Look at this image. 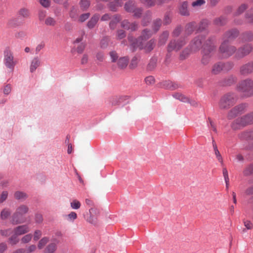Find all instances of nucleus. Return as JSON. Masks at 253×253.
<instances>
[{
    "label": "nucleus",
    "instance_id": "nucleus-1",
    "mask_svg": "<svg viewBox=\"0 0 253 253\" xmlns=\"http://www.w3.org/2000/svg\"><path fill=\"white\" fill-rule=\"evenodd\" d=\"M239 32L236 29L227 31L223 36V42L219 47V53L223 58H227L236 53V48L229 44V41L236 38Z\"/></svg>",
    "mask_w": 253,
    "mask_h": 253
},
{
    "label": "nucleus",
    "instance_id": "nucleus-2",
    "mask_svg": "<svg viewBox=\"0 0 253 253\" xmlns=\"http://www.w3.org/2000/svg\"><path fill=\"white\" fill-rule=\"evenodd\" d=\"M215 49V46L211 39L206 41L202 50V57L201 60V64L203 65H208L211 60L212 52Z\"/></svg>",
    "mask_w": 253,
    "mask_h": 253
},
{
    "label": "nucleus",
    "instance_id": "nucleus-3",
    "mask_svg": "<svg viewBox=\"0 0 253 253\" xmlns=\"http://www.w3.org/2000/svg\"><path fill=\"white\" fill-rule=\"evenodd\" d=\"M29 211V208L25 205H21L17 207L11 218V223L13 225H17L23 223L25 222L23 216Z\"/></svg>",
    "mask_w": 253,
    "mask_h": 253
},
{
    "label": "nucleus",
    "instance_id": "nucleus-4",
    "mask_svg": "<svg viewBox=\"0 0 253 253\" xmlns=\"http://www.w3.org/2000/svg\"><path fill=\"white\" fill-rule=\"evenodd\" d=\"M237 101V96L234 93H227L220 98L218 106L221 110H227L233 106Z\"/></svg>",
    "mask_w": 253,
    "mask_h": 253
},
{
    "label": "nucleus",
    "instance_id": "nucleus-5",
    "mask_svg": "<svg viewBox=\"0 0 253 253\" xmlns=\"http://www.w3.org/2000/svg\"><path fill=\"white\" fill-rule=\"evenodd\" d=\"M253 123V112L250 114L238 118L232 123L231 127L236 130Z\"/></svg>",
    "mask_w": 253,
    "mask_h": 253
},
{
    "label": "nucleus",
    "instance_id": "nucleus-6",
    "mask_svg": "<svg viewBox=\"0 0 253 253\" xmlns=\"http://www.w3.org/2000/svg\"><path fill=\"white\" fill-rule=\"evenodd\" d=\"M237 90L246 96L253 95V80L247 79L242 81L237 85Z\"/></svg>",
    "mask_w": 253,
    "mask_h": 253
},
{
    "label": "nucleus",
    "instance_id": "nucleus-7",
    "mask_svg": "<svg viewBox=\"0 0 253 253\" xmlns=\"http://www.w3.org/2000/svg\"><path fill=\"white\" fill-rule=\"evenodd\" d=\"M3 63L6 67L12 71L17 62L14 60L13 53L9 48H6L4 51Z\"/></svg>",
    "mask_w": 253,
    "mask_h": 253
},
{
    "label": "nucleus",
    "instance_id": "nucleus-8",
    "mask_svg": "<svg viewBox=\"0 0 253 253\" xmlns=\"http://www.w3.org/2000/svg\"><path fill=\"white\" fill-rule=\"evenodd\" d=\"M99 210L96 208H91L89 210V216L84 218L86 221L94 225H97L98 223V217L99 215Z\"/></svg>",
    "mask_w": 253,
    "mask_h": 253
},
{
    "label": "nucleus",
    "instance_id": "nucleus-9",
    "mask_svg": "<svg viewBox=\"0 0 253 253\" xmlns=\"http://www.w3.org/2000/svg\"><path fill=\"white\" fill-rule=\"evenodd\" d=\"M247 106L248 105L246 104H241L235 106L228 112L227 118L231 120L241 114L244 112Z\"/></svg>",
    "mask_w": 253,
    "mask_h": 253
},
{
    "label": "nucleus",
    "instance_id": "nucleus-10",
    "mask_svg": "<svg viewBox=\"0 0 253 253\" xmlns=\"http://www.w3.org/2000/svg\"><path fill=\"white\" fill-rule=\"evenodd\" d=\"M155 40L151 39L145 44L141 42H132V44L134 48L138 47L139 49H144L146 52L151 51L155 45Z\"/></svg>",
    "mask_w": 253,
    "mask_h": 253
},
{
    "label": "nucleus",
    "instance_id": "nucleus-11",
    "mask_svg": "<svg viewBox=\"0 0 253 253\" xmlns=\"http://www.w3.org/2000/svg\"><path fill=\"white\" fill-rule=\"evenodd\" d=\"M253 49L252 46L250 44H247L242 46L236 51L234 57L237 59H240L248 55Z\"/></svg>",
    "mask_w": 253,
    "mask_h": 253
},
{
    "label": "nucleus",
    "instance_id": "nucleus-12",
    "mask_svg": "<svg viewBox=\"0 0 253 253\" xmlns=\"http://www.w3.org/2000/svg\"><path fill=\"white\" fill-rule=\"evenodd\" d=\"M186 43V41L184 39H180L178 41L171 40L168 45L167 49L168 52H171L173 50L178 51Z\"/></svg>",
    "mask_w": 253,
    "mask_h": 253
},
{
    "label": "nucleus",
    "instance_id": "nucleus-13",
    "mask_svg": "<svg viewBox=\"0 0 253 253\" xmlns=\"http://www.w3.org/2000/svg\"><path fill=\"white\" fill-rule=\"evenodd\" d=\"M124 7L127 12L133 13L135 17H139L141 14L142 9L137 8L135 2L133 1H129L126 3Z\"/></svg>",
    "mask_w": 253,
    "mask_h": 253
},
{
    "label": "nucleus",
    "instance_id": "nucleus-14",
    "mask_svg": "<svg viewBox=\"0 0 253 253\" xmlns=\"http://www.w3.org/2000/svg\"><path fill=\"white\" fill-rule=\"evenodd\" d=\"M204 38L202 36H198L193 39L190 44L191 52H196L199 50L204 45L202 43L204 40Z\"/></svg>",
    "mask_w": 253,
    "mask_h": 253
},
{
    "label": "nucleus",
    "instance_id": "nucleus-15",
    "mask_svg": "<svg viewBox=\"0 0 253 253\" xmlns=\"http://www.w3.org/2000/svg\"><path fill=\"white\" fill-rule=\"evenodd\" d=\"M30 231V227L26 224L18 226L13 229V232L18 236L26 234Z\"/></svg>",
    "mask_w": 253,
    "mask_h": 253
},
{
    "label": "nucleus",
    "instance_id": "nucleus-16",
    "mask_svg": "<svg viewBox=\"0 0 253 253\" xmlns=\"http://www.w3.org/2000/svg\"><path fill=\"white\" fill-rule=\"evenodd\" d=\"M240 73L243 75H247L253 72V63L250 62L246 64L240 68Z\"/></svg>",
    "mask_w": 253,
    "mask_h": 253
},
{
    "label": "nucleus",
    "instance_id": "nucleus-17",
    "mask_svg": "<svg viewBox=\"0 0 253 253\" xmlns=\"http://www.w3.org/2000/svg\"><path fill=\"white\" fill-rule=\"evenodd\" d=\"M122 27L125 29L131 30V31H135L138 28V25L135 23H132L131 24L126 20H124L121 23Z\"/></svg>",
    "mask_w": 253,
    "mask_h": 253
},
{
    "label": "nucleus",
    "instance_id": "nucleus-18",
    "mask_svg": "<svg viewBox=\"0 0 253 253\" xmlns=\"http://www.w3.org/2000/svg\"><path fill=\"white\" fill-rule=\"evenodd\" d=\"M169 36V32L167 31H164L159 37L158 45V46L164 45Z\"/></svg>",
    "mask_w": 253,
    "mask_h": 253
},
{
    "label": "nucleus",
    "instance_id": "nucleus-19",
    "mask_svg": "<svg viewBox=\"0 0 253 253\" xmlns=\"http://www.w3.org/2000/svg\"><path fill=\"white\" fill-rule=\"evenodd\" d=\"M223 69V63L221 62H218L213 65L211 70V73L214 75H217Z\"/></svg>",
    "mask_w": 253,
    "mask_h": 253
},
{
    "label": "nucleus",
    "instance_id": "nucleus-20",
    "mask_svg": "<svg viewBox=\"0 0 253 253\" xmlns=\"http://www.w3.org/2000/svg\"><path fill=\"white\" fill-rule=\"evenodd\" d=\"M187 7L188 3L186 1H184L181 3L179 8V13L181 15L183 16H188L189 15Z\"/></svg>",
    "mask_w": 253,
    "mask_h": 253
},
{
    "label": "nucleus",
    "instance_id": "nucleus-21",
    "mask_svg": "<svg viewBox=\"0 0 253 253\" xmlns=\"http://www.w3.org/2000/svg\"><path fill=\"white\" fill-rule=\"evenodd\" d=\"M40 60L38 57L34 58L31 61L30 70L31 72H34L40 65Z\"/></svg>",
    "mask_w": 253,
    "mask_h": 253
},
{
    "label": "nucleus",
    "instance_id": "nucleus-22",
    "mask_svg": "<svg viewBox=\"0 0 253 253\" xmlns=\"http://www.w3.org/2000/svg\"><path fill=\"white\" fill-rule=\"evenodd\" d=\"M121 19L120 16L118 15H114L109 24L110 28L112 29L116 28L117 24L119 22Z\"/></svg>",
    "mask_w": 253,
    "mask_h": 253
},
{
    "label": "nucleus",
    "instance_id": "nucleus-23",
    "mask_svg": "<svg viewBox=\"0 0 253 253\" xmlns=\"http://www.w3.org/2000/svg\"><path fill=\"white\" fill-rule=\"evenodd\" d=\"M99 19V15L95 14L93 15L87 23V26L89 28H93Z\"/></svg>",
    "mask_w": 253,
    "mask_h": 253
},
{
    "label": "nucleus",
    "instance_id": "nucleus-24",
    "mask_svg": "<svg viewBox=\"0 0 253 253\" xmlns=\"http://www.w3.org/2000/svg\"><path fill=\"white\" fill-rule=\"evenodd\" d=\"M152 35V33L147 29L143 31L142 35L137 42H141L143 40H146Z\"/></svg>",
    "mask_w": 253,
    "mask_h": 253
},
{
    "label": "nucleus",
    "instance_id": "nucleus-25",
    "mask_svg": "<svg viewBox=\"0 0 253 253\" xmlns=\"http://www.w3.org/2000/svg\"><path fill=\"white\" fill-rule=\"evenodd\" d=\"M11 214V211L8 208L3 209L0 212V218L1 220H5L7 219Z\"/></svg>",
    "mask_w": 253,
    "mask_h": 253
},
{
    "label": "nucleus",
    "instance_id": "nucleus-26",
    "mask_svg": "<svg viewBox=\"0 0 253 253\" xmlns=\"http://www.w3.org/2000/svg\"><path fill=\"white\" fill-rule=\"evenodd\" d=\"M196 27L195 22H191L187 24L185 27V32L188 35L191 34Z\"/></svg>",
    "mask_w": 253,
    "mask_h": 253
},
{
    "label": "nucleus",
    "instance_id": "nucleus-27",
    "mask_svg": "<svg viewBox=\"0 0 253 253\" xmlns=\"http://www.w3.org/2000/svg\"><path fill=\"white\" fill-rule=\"evenodd\" d=\"M239 137L242 139H250L253 138V130L245 131L239 135Z\"/></svg>",
    "mask_w": 253,
    "mask_h": 253
},
{
    "label": "nucleus",
    "instance_id": "nucleus-28",
    "mask_svg": "<svg viewBox=\"0 0 253 253\" xmlns=\"http://www.w3.org/2000/svg\"><path fill=\"white\" fill-rule=\"evenodd\" d=\"M128 62V59L127 57H124L120 58L118 62V65L119 68L123 69L126 68Z\"/></svg>",
    "mask_w": 253,
    "mask_h": 253
},
{
    "label": "nucleus",
    "instance_id": "nucleus-29",
    "mask_svg": "<svg viewBox=\"0 0 253 253\" xmlns=\"http://www.w3.org/2000/svg\"><path fill=\"white\" fill-rule=\"evenodd\" d=\"M57 249V246L55 243H50L48 245L44 250V253H54Z\"/></svg>",
    "mask_w": 253,
    "mask_h": 253
},
{
    "label": "nucleus",
    "instance_id": "nucleus-30",
    "mask_svg": "<svg viewBox=\"0 0 253 253\" xmlns=\"http://www.w3.org/2000/svg\"><path fill=\"white\" fill-rule=\"evenodd\" d=\"M14 196L16 199L20 200H24L28 197L27 194L19 191H16Z\"/></svg>",
    "mask_w": 253,
    "mask_h": 253
},
{
    "label": "nucleus",
    "instance_id": "nucleus-31",
    "mask_svg": "<svg viewBox=\"0 0 253 253\" xmlns=\"http://www.w3.org/2000/svg\"><path fill=\"white\" fill-rule=\"evenodd\" d=\"M49 238L47 237H44L42 238L39 242L38 244V248L39 249H42L45 245L48 242Z\"/></svg>",
    "mask_w": 253,
    "mask_h": 253
},
{
    "label": "nucleus",
    "instance_id": "nucleus-32",
    "mask_svg": "<svg viewBox=\"0 0 253 253\" xmlns=\"http://www.w3.org/2000/svg\"><path fill=\"white\" fill-rule=\"evenodd\" d=\"M18 14L20 16L24 18H27L30 15L29 10L27 8H22L18 11Z\"/></svg>",
    "mask_w": 253,
    "mask_h": 253
},
{
    "label": "nucleus",
    "instance_id": "nucleus-33",
    "mask_svg": "<svg viewBox=\"0 0 253 253\" xmlns=\"http://www.w3.org/2000/svg\"><path fill=\"white\" fill-rule=\"evenodd\" d=\"M226 21V19L225 17H220L215 19L214 20V23L216 26H220L225 24Z\"/></svg>",
    "mask_w": 253,
    "mask_h": 253
},
{
    "label": "nucleus",
    "instance_id": "nucleus-34",
    "mask_svg": "<svg viewBox=\"0 0 253 253\" xmlns=\"http://www.w3.org/2000/svg\"><path fill=\"white\" fill-rule=\"evenodd\" d=\"M243 40L245 42L252 41L253 40V34L252 32H246L242 35Z\"/></svg>",
    "mask_w": 253,
    "mask_h": 253
},
{
    "label": "nucleus",
    "instance_id": "nucleus-35",
    "mask_svg": "<svg viewBox=\"0 0 253 253\" xmlns=\"http://www.w3.org/2000/svg\"><path fill=\"white\" fill-rule=\"evenodd\" d=\"M248 7V5L245 3L242 4L235 12L236 15H239L242 14Z\"/></svg>",
    "mask_w": 253,
    "mask_h": 253
},
{
    "label": "nucleus",
    "instance_id": "nucleus-36",
    "mask_svg": "<svg viewBox=\"0 0 253 253\" xmlns=\"http://www.w3.org/2000/svg\"><path fill=\"white\" fill-rule=\"evenodd\" d=\"M208 21L206 20H202L200 24L198 29V31H202L206 29L208 26Z\"/></svg>",
    "mask_w": 253,
    "mask_h": 253
},
{
    "label": "nucleus",
    "instance_id": "nucleus-37",
    "mask_svg": "<svg viewBox=\"0 0 253 253\" xmlns=\"http://www.w3.org/2000/svg\"><path fill=\"white\" fill-rule=\"evenodd\" d=\"M70 205L73 209L78 210L80 208L81 204L77 200H74L71 202Z\"/></svg>",
    "mask_w": 253,
    "mask_h": 253
},
{
    "label": "nucleus",
    "instance_id": "nucleus-38",
    "mask_svg": "<svg viewBox=\"0 0 253 253\" xmlns=\"http://www.w3.org/2000/svg\"><path fill=\"white\" fill-rule=\"evenodd\" d=\"M67 219L69 221L73 222L77 218V214L74 211H72L66 215Z\"/></svg>",
    "mask_w": 253,
    "mask_h": 253
},
{
    "label": "nucleus",
    "instance_id": "nucleus-39",
    "mask_svg": "<svg viewBox=\"0 0 253 253\" xmlns=\"http://www.w3.org/2000/svg\"><path fill=\"white\" fill-rule=\"evenodd\" d=\"M33 235L31 234H28L24 236L21 241L22 243L26 244L30 242L32 238Z\"/></svg>",
    "mask_w": 253,
    "mask_h": 253
},
{
    "label": "nucleus",
    "instance_id": "nucleus-40",
    "mask_svg": "<svg viewBox=\"0 0 253 253\" xmlns=\"http://www.w3.org/2000/svg\"><path fill=\"white\" fill-rule=\"evenodd\" d=\"M18 235H16L15 233L9 238V243L11 245H15L19 242V239L17 236Z\"/></svg>",
    "mask_w": 253,
    "mask_h": 253
},
{
    "label": "nucleus",
    "instance_id": "nucleus-41",
    "mask_svg": "<svg viewBox=\"0 0 253 253\" xmlns=\"http://www.w3.org/2000/svg\"><path fill=\"white\" fill-rule=\"evenodd\" d=\"M45 24L47 26H54L56 24V21L53 18L48 17L46 18Z\"/></svg>",
    "mask_w": 253,
    "mask_h": 253
},
{
    "label": "nucleus",
    "instance_id": "nucleus-42",
    "mask_svg": "<svg viewBox=\"0 0 253 253\" xmlns=\"http://www.w3.org/2000/svg\"><path fill=\"white\" fill-rule=\"evenodd\" d=\"M161 25H162V21H161V19H156V20H155L154 21L153 29H154V30L155 31V32H156L158 31V30L159 29Z\"/></svg>",
    "mask_w": 253,
    "mask_h": 253
},
{
    "label": "nucleus",
    "instance_id": "nucleus-43",
    "mask_svg": "<svg viewBox=\"0 0 253 253\" xmlns=\"http://www.w3.org/2000/svg\"><path fill=\"white\" fill-rule=\"evenodd\" d=\"M190 54V50L188 49H185L180 53L179 58L180 60H184L188 57Z\"/></svg>",
    "mask_w": 253,
    "mask_h": 253
},
{
    "label": "nucleus",
    "instance_id": "nucleus-44",
    "mask_svg": "<svg viewBox=\"0 0 253 253\" xmlns=\"http://www.w3.org/2000/svg\"><path fill=\"white\" fill-rule=\"evenodd\" d=\"M142 3L148 6H152L157 4V0H140Z\"/></svg>",
    "mask_w": 253,
    "mask_h": 253
},
{
    "label": "nucleus",
    "instance_id": "nucleus-45",
    "mask_svg": "<svg viewBox=\"0 0 253 253\" xmlns=\"http://www.w3.org/2000/svg\"><path fill=\"white\" fill-rule=\"evenodd\" d=\"M173 96L177 99H179L183 102H185L187 100L186 97H185L183 94L181 93H174L173 95Z\"/></svg>",
    "mask_w": 253,
    "mask_h": 253
},
{
    "label": "nucleus",
    "instance_id": "nucleus-46",
    "mask_svg": "<svg viewBox=\"0 0 253 253\" xmlns=\"http://www.w3.org/2000/svg\"><path fill=\"white\" fill-rule=\"evenodd\" d=\"M157 59L155 58H152L148 65V69L152 70L154 69L156 66Z\"/></svg>",
    "mask_w": 253,
    "mask_h": 253
},
{
    "label": "nucleus",
    "instance_id": "nucleus-47",
    "mask_svg": "<svg viewBox=\"0 0 253 253\" xmlns=\"http://www.w3.org/2000/svg\"><path fill=\"white\" fill-rule=\"evenodd\" d=\"M13 232V230H12L11 228L4 229V230H1L0 231V234L3 236H5V237L9 236L10 234H11V233Z\"/></svg>",
    "mask_w": 253,
    "mask_h": 253
},
{
    "label": "nucleus",
    "instance_id": "nucleus-48",
    "mask_svg": "<svg viewBox=\"0 0 253 253\" xmlns=\"http://www.w3.org/2000/svg\"><path fill=\"white\" fill-rule=\"evenodd\" d=\"M164 85H166V87L167 88L171 90L175 89L177 87V85L176 84H174L173 83L169 81L166 82L165 84H164Z\"/></svg>",
    "mask_w": 253,
    "mask_h": 253
},
{
    "label": "nucleus",
    "instance_id": "nucleus-49",
    "mask_svg": "<svg viewBox=\"0 0 253 253\" xmlns=\"http://www.w3.org/2000/svg\"><path fill=\"white\" fill-rule=\"evenodd\" d=\"M126 36L125 31L123 30H119L117 31L116 37L118 40H121L124 38Z\"/></svg>",
    "mask_w": 253,
    "mask_h": 253
},
{
    "label": "nucleus",
    "instance_id": "nucleus-50",
    "mask_svg": "<svg viewBox=\"0 0 253 253\" xmlns=\"http://www.w3.org/2000/svg\"><path fill=\"white\" fill-rule=\"evenodd\" d=\"M109 41V39L108 37L103 38L100 42L101 47L103 48H106L108 44Z\"/></svg>",
    "mask_w": 253,
    "mask_h": 253
},
{
    "label": "nucleus",
    "instance_id": "nucleus-51",
    "mask_svg": "<svg viewBox=\"0 0 253 253\" xmlns=\"http://www.w3.org/2000/svg\"><path fill=\"white\" fill-rule=\"evenodd\" d=\"M122 97H119V96H116L113 97L111 99V103L113 105H117L119 104V103H121V101L120 100L122 99Z\"/></svg>",
    "mask_w": 253,
    "mask_h": 253
},
{
    "label": "nucleus",
    "instance_id": "nucleus-52",
    "mask_svg": "<svg viewBox=\"0 0 253 253\" xmlns=\"http://www.w3.org/2000/svg\"><path fill=\"white\" fill-rule=\"evenodd\" d=\"M42 235V232L40 230H36L34 232L33 235V238L34 241H38L41 237Z\"/></svg>",
    "mask_w": 253,
    "mask_h": 253
},
{
    "label": "nucleus",
    "instance_id": "nucleus-53",
    "mask_svg": "<svg viewBox=\"0 0 253 253\" xmlns=\"http://www.w3.org/2000/svg\"><path fill=\"white\" fill-rule=\"evenodd\" d=\"M90 5V1L89 0H81V6L84 9H87Z\"/></svg>",
    "mask_w": 253,
    "mask_h": 253
},
{
    "label": "nucleus",
    "instance_id": "nucleus-54",
    "mask_svg": "<svg viewBox=\"0 0 253 253\" xmlns=\"http://www.w3.org/2000/svg\"><path fill=\"white\" fill-rule=\"evenodd\" d=\"M36 249L37 247L36 245H31L26 248L25 250V252H26L27 253H32L35 252Z\"/></svg>",
    "mask_w": 253,
    "mask_h": 253
},
{
    "label": "nucleus",
    "instance_id": "nucleus-55",
    "mask_svg": "<svg viewBox=\"0 0 253 253\" xmlns=\"http://www.w3.org/2000/svg\"><path fill=\"white\" fill-rule=\"evenodd\" d=\"M205 3V0H197L192 2V5L195 7H198Z\"/></svg>",
    "mask_w": 253,
    "mask_h": 253
},
{
    "label": "nucleus",
    "instance_id": "nucleus-56",
    "mask_svg": "<svg viewBox=\"0 0 253 253\" xmlns=\"http://www.w3.org/2000/svg\"><path fill=\"white\" fill-rule=\"evenodd\" d=\"M243 223L246 229L251 230L253 228V224L251 222V221L244 219Z\"/></svg>",
    "mask_w": 253,
    "mask_h": 253
},
{
    "label": "nucleus",
    "instance_id": "nucleus-57",
    "mask_svg": "<svg viewBox=\"0 0 253 253\" xmlns=\"http://www.w3.org/2000/svg\"><path fill=\"white\" fill-rule=\"evenodd\" d=\"M8 197V192L6 191H3L0 196V203H3L5 201Z\"/></svg>",
    "mask_w": 253,
    "mask_h": 253
},
{
    "label": "nucleus",
    "instance_id": "nucleus-58",
    "mask_svg": "<svg viewBox=\"0 0 253 253\" xmlns=\"http://www.w3.org/2000/svg\"><path fill=\"white\" fill-rule=\"evenodd\" d=\"M252 173H253V164L250 165L244 170L245 175H249Z\"/></svg>",
    "mask_w": 253,
    "mask_h": 253
},
{
    "label": "nucleus",
    "instance_id": "nucleus-59",
    "mask_svg": "<svg viewBox=\"0 0 253 253\" xmlns=\"http://www.w3.org/2000/svg\"><path fill=\"white\" fill-rule=\"evenodd\" d=\"M145 82L147 84H152L155 83V79L153 76H148L145 78Z\"/></svg>",
    "mask_w": 253,
    "mask_h": 253
},
{
    "label": "nucleus",
    "instance_id": "nucleus-60",
    "mask_svg": "<svg viewBox=\"0 0 253 253\" xmlns=\"http://www.w3.org/2000/svg\"><path fill=\"white\" fill-rule=\"evenodd\" d=\"M89 15L90 14L89 13L83 14L80 16L79 21L81 22H83L88 18Z\"/></svg>",
    "mask_w": 253,
    "mask_h": 253
},
{
    "label": "nucleus",
    "instance_id": "nucleus-61",
    "mask_svg": "<svg viewBox=\"0 0 253 253\" xmlns=\"http://www.w3.org/2000/svg\"><path fill=\"white\" fill-rule=\"evenodd\" d=\"M235 81L234 78L230 77L228 79H225L224 84L226 85H230L234 83Z\"/></svg>",
    "mask_w": 253,
    "mask_h": 253
},
{
    "label": "nucleus",
    "instance_id": "nucleus-62",
    "mask_svg": "<svg viewBox=\"0 0 253 253\" xmlns=\"http://www.w3.org/2000/svg\"><path fill=\"white\" fill-rule=\"evenodd\" d=\"M35 220L36 223H41L43 220L42 216L41 214L37 213L35 215Z\"/></svg>",
    "mask_w": 253,
    "mask_h": 253
},
{
    "label": "nucleus",
    "instance_id": "nucleus-63",
    "mask_svg": "<svg viewBox=\"0 0 253 253\" xmlns=\"http://www.w3.org/2000/svg\"><path fill=\"white\" fill-rule=\"evenodd\" d=\"M246 19L248 22L253 23V14L248 12L246 14Z\"/></svg>",
    "mask_w": 253,
    "mask_h": 253
},
{
    "label": "nucleus",
    "instance_id": "nucleus-64",
    "mask_svg": "<svg viewBox=\"0 0 253 253\" xmlns=\"http://www.w3.org/2000/svg\"><path fill=\"white\" fill-rule=\"evenodd\" d=\"M137 63H138L137 58L136 57H134L132 59L129 66L131 68H135L137 66Z\"/></svg>",
    "mask_w": 253,
    "mask_h": 253
}]
</instances>
